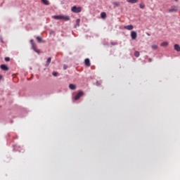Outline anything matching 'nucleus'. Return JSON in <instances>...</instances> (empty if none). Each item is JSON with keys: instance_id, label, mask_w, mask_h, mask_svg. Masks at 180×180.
<instances>
[{"instance_id": "1", "label": "nucleus", "mask_w": 180, "mask_h": 180, "mask_svg": "<svg viewBox=\"0 0 180 180\" xmlns=\"http://www.w3.org/2000/svg\"><path fill=\"white\" fill-rule=\"evenodd\" d=\"M53 18L56 20H65V22H68V20H71V18H70L69 15H54Z\"/></svg>"}, {"instance_id": "2", "label": "nucleus", "mask_w": 180, "mask_h": 180, "mask_svg": "<svg viewBox=\"0 0 180 180\" xmlns=\"http://www.w3.org/2000/svg\"><path fill=\"white\" fill-rule=\"evenodd\" d=\"M30 43L32 46V50L35 51V53H37V54H40V50H38L37 45H36V43H34V41L33 39H30Z\"/></svg>"}, {"instance_id": "3", "label": "nucleus", "mask_w": 180, "mask_h": 180, "mask_svg": "<svg viewBox=\"0 0 180 180\" xmlns=\"http://www.w3.org/2000/svg\"><path fill=\"white\" fill-rule=\"evenodd\" d=\"M71 11L73 12V13H79L82 12V8L80 6L77 7V6H74L72 7Z\"/></svg>"}, {"instance_id": "4", "label": "nucleus", "mask_w": 180, "mask_h": 180, "mask_svg": "<svg viewBox=\"0 0 180 180\" xmlns=\"http://www.w3.org/2000/svg\"><path fill=\"white\" fill-rule=\"evenodd\" d=\"M178 6H172V7H171V8H169V12L170 13H176V12H178Z\"/></svg>"}, {"instance_id": "5", "label": "nucleus", "mask_w": 180, "mask_h": 180, "mask_svg": "<svg viewBox=\"0 0 180 180\" xmlns=\"http://www.w3.org/2000/svg\"><path fill=\"white\" fill-rule=\"evenodd\" d=\"M131 38L132 40H136V39H137V32L136 31L131 32Z\"/></svg>"}, {"instance_id": "6", "label": "nucleus", "mask_w": 180, "mask_h": 180, "mask_svg": "<svg viewBox=\"0 0 180 180\" xmlns=\"http://www.w3.org/2000/svg\"><path fill=\"white\" fill-rule=\"evenodd\" d=\"M84 92L83 91H79L78 94L75 96V100L78 101L81 96H83Z\"/></svg>"}, {"instance_id": "7", "label": "nucleus", "mask_w": 180, "mask_h": 180, "mask_svg": "<svg viewBox=\"0 0 180 180\" xmlns=\"http://www.w3.org/2000/svg\"><path fill=\"white\" fill-rule=\"evenodd\" d=\"M0 68L3 70V71H9V68L6 65H1Z\"/></svg>"}, {"instance_id": "8", "label": "nucleus", "mask_w": 180, "mask_h": 180, "mask_svg": "<svg viewBox=\"0 0 180 180\" xmlns=\"http://www.w3.org/2000/svg\"><path fill=\"white\" fill-rule=\"evenodd\" d=\"M134 27L133 25H125L124 27V29H126V30H133Z\"/></svg>"}, {"instance_id": "9", "label": "nucleus", "mask_w": 180, "mask_h": 180, "mask_svg": "<svg viewBox=\"0 0 180 180\" xmlns=\"http://www.w3.org/2000/svg\"><path fill=\"white\" fill-rule=\"evenodd\" d=\"M84 64L86 67H91V60H89V58L85 59Z\"/></svg>"}, {"instance_id": "10", "label": "nucleus", "mask_w": 180, "mask_h": 180, "mask_svg": "<svg viewBox=\"0 0 180 180\" xmlns=\"http://www.w3.org/2000/svg\"><path fill=\"white\" fill-rule=\"evenodd\" d=\"M69 88L70 89H72V91H74L75 89H77V86L75 84H70L69 85Z\"/></svg>"}, {"instance_id": "11", "label": "nucleus", "mask_w": 180, "mask_h": 180, "mask_svg": "<svg viewBox=\"0 0 180 180\" xmlns=\"http://www.w3.org/2000/svg\"><path fill=\"white\" fill-rule=\"evenodd\" d=\"M169 44V42L168 41H164L160 44L161 47H167Z\"/></svg>"}, {"instance_id": "12", "label": "nucleus", "mask_w": 180, "mask_h": 180, "mask_svg": "<svg viewBox=\"0 0 180 180\" xmlns=\"http://www.w3.org/2000/svg\"><path fill=\"white\" fill-rule=\"evenodd\" d=\"M174 50H175L176 51H178V52L180 51V46H179V44H174Z\"/></svg>"}, {"instance_id": "13", "label": "nucleus", "mask_w": 180, "mask_h": 180, "mask_svg": "<svg viewBox=\"0 0 180 180\" xmlns=\"http://www.w3.org/2000/svg\"><path fill=\"white\" fill-rule=\"evenodd\" d=\"M127 2H129V4H137L139 0H127Z\"/></svg>"}, {"instance_id": "14", "label": "nucleus", "mask_w": 180, "mask_h": 180, "mask_svg": "<svg viewBox=\"0 0 180 180\" xmlns=\"http://www.w3.org/2000/svg\"><path fill=\"white\" fill-rule=\"evenodd\" d=\"M81 22V20L79 18L76 20V25H75V27H79V22Z\"/></svg>"}, {"instance_id": "15", "label": "nucleus", "mask_w": 180, "mask_h": 180, "mask_svg": "<svg viewBox=\"0 0 180 180\" xmlns=\"http://www.w3.org/2000/svg\"><path fill=\"white\" fill-rule=\"evenodd\" d=\"M50 63H51V58H49L46 60V67H49L50 65Z\"/></svg>"}, {"instance_id": "16", "label": "nucleus", "mask_w": 180, "mask_h": 180, "mask_svg": "<svg viewBox=\"0 0 180 180\" xmlns=\"http://www.w3.org/2000/svg\"><path fill=\"white\" fill-rule=\"evenodd\" d=\"M101 18L102 19H106V13L102 12V13H101Z\"/></svg>"}, {"instance_id": "17", "label": "nucleus", "mask_w": 180, "mask_h": 180, "mask_svg": "<svg viewBox=\"0 0 180 180\" xmlns=\"http://www.w3.org/2000/svg\"><path fill=\"white\" fill-rule=\"evenodd\" d=\"M41 2L44 5H50V2L49 1V0H41Z\"/></svg>"}, {"instance_id": "18", "label": "nucleus", "mask_w": 180, "mask_h": 180, "mask_svg": "<svg viewBox=\"0 0 180 180\" xmlns=\"http://www.w3.org/2000/svg\"><path fill=\"white\" fill-rule=\"evenodd\" d=\"M112 5H114V6H116L117 8L120 6V3L117 2V1H114L112 3Z\"/></svg>"}, {"instance_id": "19", "label": "nucleus", "mask_w": 180, "mask_h": 180, "mask_svg": "<svg viewBox=\"0 0 180 180\" xmlns=\"http://www.w3.org/2000/svg\"><path fill=\"white\" fill-rule=\"evenodd\" d=\"M152 50H157L158 49V46L156 44H153L151 46Z\"/></svg>"}, {"instance_id": "20", "label": "nucleus", "mask_w": 180, "mask_h": 180, "mask_svg": "<svg viewBox=\"0 0 180 180\" xmlns=\"http://www.w3.org/2000/svg\"><path fill=\"white\" fill-rule=\"evenodd\" d=\"M135 57H140V52L136 51L134 53Z\"/></svg>"}, {"instance_id": "21", "label": "nucleus", "mask_w": 180, "mask_h": 180, "mask_svg": "<svg viewBox=\"0 0 180 180\" xmlns=\"http://www.w3.org/2000/svg\"><path fill=\"white\" fill-rule=\"evenodd\" d=\"M38 43H41V41H43V39L41 38H40V37H36Z\"/></svg>"}, {"instance_id": "22", "label": "nucleus", "mask_w": 180, "mask_h": 180, "mask_svg": "<svg viewBox=\"0 0 180 180\" xmlns=\"http://www.w3.org/2000/svg\"><path fill=\"white\" fill-rule=\"evenodd\" d=\"M139 7L141 8V9H144V8H146V5H144V4H141L139 5Z\"/></svg>"}, {"instance_id": "23", "label": "nucleus", "mask_w": 180, "mask_h": 180, "mask_svg": "<svg viewBox=\"0 0 180 180\" xmlns=\"http://www.w3.org/2000/svg\"><path fill=\"white\" fill-rule=\"evenodd\" d=\"M52 75H53V77H57V75H58V72H53L52 73Z\"/></svg>"}, {"instance_id": "24", "label": "nucleus", "mask_w": 180, "mask_h": 180, "mask_svg": "<svg viewBox=\"0 0 180 180\" xmlns=\"http://www.w3.org/2000/svg\"><path fill=\"white\" fill-rule=\"evenodd\" d=\"M5 61H11V58H9V57H6V58H5Z\"/></svg>"}, {"instance_id": "25", "label": "nucleus", "mask_w": 180, "mask_h": 180, "mask_svg": "<svg viewBox=\"0 0 180 180\" xmlns=\"http://www.w3.org/2000/svg\"><path fill=\"white\" fill-rule=\"evenodd\" d=\"M68 68V66L67 65H63V70H67Z\"/></svg>"}, {"instance_id": "26", "label": "nucleus", "mask_w": 180, "mask_h": 180, "mask_svg": "<svg viewBox=\"0 0 180 180\" xmlns=\"http://www.w3.org/2000/svg\"><path fill=\"white\" fill-rule=\"evenodd\" d=\"M148 61H149V63H151V61H153V59L149 58V59H148Z\"/></svg>"}, {"instance_id": "27", "label": "nucleus", "mask_w": 180, "mask_h": 180, "mask_svg": "<svg viewBox=\"0 0 180 180\" xmlns=\"http://www.w3.org/2000/svg\"><path fill=\"white\" fill-rule=\"evenodd\" d=\"M2 79V75H0V81Z\"/></svg>"}, {"instance_id": "28", "label": "nucleus", "mask_w": 180, "mask_h": 180, "mask_svg": "<svg viewBox=\"0 0 180 180\" xmlns=\"http://www.w3.org/2000/svg\"><path fill=\"white\" fill-rule=\"evenodd\" d=\"M146 34H147L148 36H150V34H149L148 33H146Z\"/></svg>"}, {"instance_id": "29", "label": "nucleus", "mask_w": 180, "mask_h": 180, "mask_svg": "<svg viewBox=\"0 0 180 180\" xmlns=\"http://www.w3.org/2000/svg\"><path fill=\"white\" fill-rule=\"evenodd\" d=\"M176 2H178V0H174Z\"/></svg>"}]
</instances>
